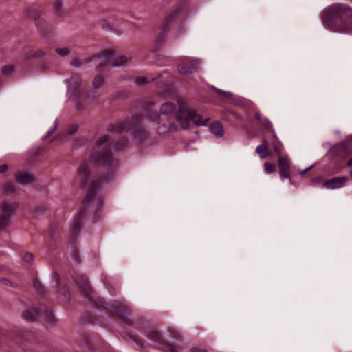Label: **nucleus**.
<instances>
[{
  "label": "nucleus",
  "mask_w": 352,
  "mask_h": 352,
  "mask_svg": "<svg viewBox=\"0 0 352 352\" xmlns=\"http://www.w3.org/2000/svg\"><path fill=\"white\" fill-rule=\"evenodd\" d=\"M76 285L81 294L89 300H94L93 290L90 286L87 277L85 275L80 276L75 279Z\"/></svg>",
  "instance_id": "9d476101"
},
{
  "label": "nucleus",
  "mask_w": 352,
  "mask_h": 352,
  "mask_svg": "<svg viewBox=\"0 0 352 352\" xmlns=\"http://www.w3.org/2000/svg\"><path fill=\"white\" fill-rule=\"evenodd\" d=\"M148 135L149 133L147 130L144 128L139 127L135 131L134 138L138 142H143L148 138Z\"/></svg>",
  "instance_id": "aec40b11"
},
{
  "label": "nucleus",
  "mask_w": 352,
  "mask_h": 352,
  "mask_svg": "<svg viewBox=\"0 0 352 352\" xmlns=\"http://www.w3.org/2000/svg\"><path fill=\"white\" fill-rule=\"evenodd\" d=\"M73 257H74V259L76 260V261H80V258H79L77 252L75 253V256H73Z\"/></svg>",
  "instance_id": "603ef678"
},
{
  "label": "nucleus",
  "mask_w": 352,
  "mask_h": 352,
  "mask_svg": "<svg viewBox=\"0 0 352 352\" xmlns=\"http://www.w3.org/2000/svg\"><path fill=\"white\" fill-rule=\"evenodd\" d=\"M7 168H8V165L7 164H3V165H1L0 166V173H4L7 170Z\"/></svg>",
  "instance_id": "de8ad7c7"
},
{
  "label": "nucleus",
  "mask_w": 352,
  "mask_h": 352,
  "mask_svg": "<svg viewBox=\"0 0 352 352\" xmlns=\"http://www.w3.org/2000/svg\"><path fill=\"white\" fill-rule=\"evenodd\" d=\"M60 281V276L59 274L56 272H53L52 274V280H51V286L52 287H58Z\"/></svg>",
  "instance_id": "7c9ffc66"
},
{
  "label": "nucleus",
  "mask_w": 352,
  "mask_h": 352,
  "mask_svg": "<svg viewBox=\"0 0 352 352\" xmlns=\"http://www.w3.org/2000/svg\"><path fill=\"white\" fill-rule=\"evenodd\" d=\"M178 111L179 114H187L192 109H189L187 104L182 100H177Z\"/></svg>",
  "instance_id": "a878e982"
},
{
  "label": "nucleus",
  "mask_w": 352,
  "mask_h": 352,
  "mask_svg": "<svg viewBox=\"0 0 352 352\" xmlns=\"http://www.w3.org/2000/svg\"><path fill=\"white\" fill-rule=\"evenodd\" d=\"M142 121L139 114L130 120L110 124L108 134L98 138L88 160L82 161L76 174V182L82 189H87L80 212L75 217L72 232L76 234L82 228L85 219L95 221L102 210L103 186L109 184L117 173L119 161L111 151V135H119L137 127Z\"/></svg>",
  "instance_id": "f257e3e1"
},
{
  "label": "nucleus",
  "mask_w": 352,
  "mask_h": 352,
  "mask_svg": "<svg viewBox=\"0 0 352 352\" xmlns=\"http://www.w3.org/2000/svg\"><path fill=\"white\" fill-rule=\"evenodd\" d=\"M160 92L163 95H167L169 94V91H166L165 90H160Z\"/></svg>",
  "instance_id": "864d4df0"
},
{
  "label": "nucleus",
  "mask_w": 352,
  "mask_h": 352,
  "mask_svg": "<svg viewBox=\"0 0 352 352\" xmlns=\"http://www.w3.org/2000/svg\"><path fill=\"white\" fill-rule=\"evenodd\" d=\"M72 65L73 67H79L80 65V62L79 60H74L72 61Z\"/></svg>",
  "instance_id": "09e8293b"
},
{
  "label": "nucleus",
  "mask_w": 352,
  "mask_h": 352,
  "mask_svg": "<svg viewBox=\"0 0 352 352\" xmlns=\"http://www.w3.org/2000/svg\"><path fill=\"white\" fill-rule=\"evenodd\" d=\"M45 52L41 49H33L30 51V54L28 57L41 58L45 56Z\"/></svg>",
  "instance_id": "c756f323"
},
{
  "label": "nucleus",
  "mask_w": 352,
  "mask_h": 352,
  "mask_svg": "<svg viewBox=\"0 0 352 352\" xmlns=\"http://www.w3.org/2000/svg\"><path fill=\"white\" fill-rule=\"evenodd\" d=\"M58 124V120L56 119L54 122V126L48 130L47 134L42 138V140H47L48 138V137H50L56 129Z\"/></svg>",
  "instance_id": "72a5a7b5"
},
{
  "label": "nucleus",
  "mask_w": 352,
  "mask_h": 352,
  "mask_svg": "<svg viewBox=\"0 0 352 352\" xmlns=\"http://www.w3.org/2000/svg\"><path fill=\"white\" fill-rule=\"evenodd\" d=\"M351 153L350 148L345 142H341L337 145L332 146L329 154L333 158L338 160H344Z\"/></svg>",
  "instance_id": "1a4fd4ad"
},
{
  "label": "nucleus",
  "mask_w": 352,
  "mask_h": 352,
  "mask_svg": "<svg viewBox=\"0 0 352 352\" xmlns=\"http://www.w3.org/2000/svg\"><path fill=\"white\" fill-rule=\"evenodd\" d=\"M264 169H265V171L268 174L273 173L276 171L275 166L273 164L270 163V162H265L264 164Z\"/></svg>",
  "instance_id": "473e14b6"
},
{
  "label": "nucleus",
  "mask_w": 352,
  "mask_h": 352,
  "mask_svg": "<svg viewBox=\"0 0 352 352\" xmlns=\"http://www.w3.org/2000/svg\"><path fill=\"white\" fill-rule=\"evenodd\" d=\"M209 130L212 134L218 137L223 136L224 133L221 123L218 121L212 122L209 126Z\"/></svg>",
  "instance_id": "6ab92c4d"
},
{
  "label": "nucleus",
  "mask_w": 352,
  "mask_h": 352,
  "mask_svg": "<svg viewBox=\"0 0 352 352\" xmlns=\"http://www.w3.org/2000/svg\"><path fill=\"white\" fill-rule=\"evenodd\" d=\"M128 140L126 138L122 137L116 142L115 147L117 150L124 149L127 144Z\"/></svg>",
  "instance_id": "c85d7f7f"
},
{
  "label": "nucleus",
  "mask_w": 352,
  "mask_h": 352,
  "mask_svg": "<svg viewBox=\"0 0 352 352\" xmlns=\"http://www.w3.org/2000/svg\"><path fill=\"white\" fill-rule=\"evenodd\" d=\"M269 148H270V143L266 139H263L262 144L256 148V152L258 154L261 159L264 160L272 155L271 152L268 151Z\"/></svg>",
  "instance_id": "2eb2a0df"
},
{
  "label": "nucleus",
  "mask_w": 352,
  "mask_h": 352,
  "mask_svg": "<svg viewBox=\"0 0 352 352\" xmlns=\"http://www.w3.org/2000/svg\"><path fill=\"white\" fill-rule=\"evenodd\" d=\"M104 83V78L102 74H98L93 79L92 86L95 90H89L88 91L85 98V99L91 98V99H97L100 95L96 92V90L100 89Z\"/></svg>",
  "instance_id": "f8f14e48"
},
{
  "label": "nucleus",
  "mask_w": 352,
  "mask_h": 352,
  "mask_svg": "<svg viewBox=\"0 0 352 352\" xmlns=\"http://www.w3.org/2000/svg\"><path fill=\"white\" fill-rule=\"evenodd\" d=\"M279 173L283 179L289 178L292 182L290 173V162L287 157L280 156L278 161Z\"/></svg>",
  "instance_id": "9b49d317"
},
{
  "label": "nucleus",
  "mask_w": 352,
  "mask_h": 352,
  "mask_svg": "<svg viewBox=\"0 0 352 352\" xmlns=\"http://www.w3.org/2000/svg\"><path fill=\"white\" fill-rule=\"evenodd\" d=\"M168 331L170 334V336L173 337V338H176L179 340H183L182 333L180 332L179 329L174 327H170L169 328Z\"/></svg>",
  "instance_id": "bb28decb"
},
{
  "label": "nucleus",
  "mask_w": 352,
  "mask_h": 352,
  "mask_svg": "<svg viewBox=\"0 0 352 352\" xmlns=\"http://www.w3.org/2000/svg\"><path fill=\"white\" fill-rule=\"evenodd\" d=\"M64 82L67 85L66 96L67 102L74 104L76 110H83V104L78 101L83 96L80 89V77L78 75H73L70 78L65 79Z\"/></svg>",
  "instance_id": "7ed1b4c3"
},
{
  "label": "nucleus",
  "mask_w": 352,
  "mask_h": 352,
  "mask_svg": "<svg viewBox=\"0 0 352 352\" xmlns=\"http://www.w3.org/2000/svg\"><path fill=\"white\" fill-rule=\"evenodd\" d=\"M255 119L258 121L260 123H263V118H262L260 113H256L255 115Z\"/></svg>",
  "instance_id": "49530a36"
},
{
  "label": "nucleus",
  "mask_w": 352,
  "mask_h": 352,
  "mask_svg": "<svg viewBox=\"0 0 352 352\" xmlns=\"http://www.w3.org/2000/svg\"><path fill=\"white\" fill-rule=\"evenodd\" d=\"M166 352H177L176 348L172 344H167L164 346Z\"/></svg>",
  "instance_id": "c03bdc74"
},
{
  "label": "nucleus",
  "mask_w": 352,
  "mask_h": 352,
  "mask_svg": "<svg viewBox=\"0 0 352 352\" xmlns=\"http://www.w3.org/2000/svg\"><path fill=\"white\" fill-rule=\"evenodd\" d=\"M179 12V10H176L174 12H173L168 16H166L163 19L160 28L164 32L166 31L170 23L173 21L178 16Z\"/></svg>",
  "instance_id": "a211bd4d"
},
{
  "label": "nucleus",
  "mask_w": 352,
  "mask_h": 352,
  "mask_svg": "<svg viewBox=\"0 0 352 352\" xmlns=\"http://www.w3.org/2000/svg\"><path fill=\"white\" fill-rule=\"evenodd\" d=\"M61 8L62 2L60 0L56 1L53 6V10L60 16H62Z\"/></svg>",
  "instance_id": "2f4dec72"
},
{
  "label": "nucleus",
  "mask_w": 352,
  "mask_h": 352,
  "mask_svg": "<svg viewBox=\"0 0 352 352\" xmlns=\"http://www.w3.org/2000/svg\"><path fill=\"white\" fill-rule=\"evenodd\" d=\"M322 23L330 30L352 35V8L342 3L330 5L324 10Z\"/></svg>",
  "instance_id": "f03ea898"
},
{
  "label": "nucleus",
  "mask_w": 352,
  "mask_h": 352,
  "mask_svg": "<svg viewBox=\"0 0 352 352\" xmlns=\"http://www.w3.org/2000/svg\"><path fill=\"white\" fill-rule=\"evenodd\" d=\"M3 190L8 194H12L15 191V186L13 184L6 183L4 184Z\"/></svg>",
  "instance_id": "f704fd0d"
},
{
  "label": "nucleus",
  "mask_w": 352,
  "mask_h": 352,
  "mask_svg": "<svg viewBox=\"0 0 352 352\" xmlns=\"http://www.w3.org/2000/svg\"><path fill=\"white\" fill-rule=\"evenodd\" d=\"M27 12L29 16H31L32 17H33L35 19V21L36 22V25H40L41 19L38 16V14L36 12H32V8H29Z\"/></svg>",
  "instance_id": "c9c22d12"
},
{
  "label": "nucleus",
  "mask_w": 352,
  "mask_h": 352,
  "mask_svg": "<svg viewBox=\"0 0 352 352\" xmlns=\"http://www.w3.org/2000/svg\"><path fill=\"white\" fill-rule=\"evenodd\" d=\"M274 141L272 144H270V147H272L274 152L280 157V156H281L283 144L279 141V140L278 139L277 137H276V138H274Z\"/></svg>",
  "instance_id": "393cba45"
},
{
  "label": "nucleus",
  "mask_w": 352,
  "mask_h": 352,
  "mask_svg": "<svg viewBox=\"0 0 352 352\" xmlns=\"http://www.w3.org/2000/svg\"><path fill=\"white\" fill-rule=\"evenodd\" d=\"M209 120V118H204L195 109H191L187 114H179L175 117V121L184 130L189 129L191 122L196 126H204L207 125Z\"/></svg>",
  "instance_id": "20e7f679"
},
{
  "label": "nucleus",
  "mask_w": 352,
  "mask_h": 352,
  "mask_svg": "<svg viewBox=\"0 0 352 352\" xmlns=\"http://www.w3.org/2000/svg\"><path fill=\"white\" fill-rule=\"evenodd\" d=\"M146 336L148 339L156 342L157 343H161L162 342V337L161 334L156 330H151L146 333Z\"/></svg>",
  "instance_id": "5701e85b"
},
{
  "label": "nucleus",
  "mask_w": 352,
  "mask_h": 352,
  "mask_svg": "<svg viewBox=\"0 0 352 352\" xmlns=\"http://www.w3.org/2000/svg\"><path fill=\"white\" fill-rule=\"evenodd\" d=\"M107 308L111 309L112 311L116 312L118 316L122 317L127 324L132 325L133 324V322L128 318V315L131 314V309L126 304L113 300Z\"/></svg>",
  "instance_id": "0eeeda50"
},
{
  "label": "nucleus",
  "mask_w": 352,
  "mask_h": 352,
  "mask_svg": "<svg viewBox=\"0 0 352 352\" xmlns=\"http://www.w3.org/2000/svg\"><path fill=\"white\" fill-rule=\"evenodd\" d=\"M191 352H207L204 349H200L198 347H193L191 349Z\"/></svg>",
  "instance_id": "a18cd8bd"
},
{
  "label": "nucleus",
  "mask_w": 352,
  "mask_h": 352,
  "mask_svg": "<svg viewBox=\"0 0 352 352\" xmlns=\"http://www.w3.org/2000/svg\"><path fill=\"white\" fill-rule=\"evenodd\" d=\"M347 182L346 177H336L325 181L322 187L329 190L338 189L344 187Z\"/></svg>",
  "instance_id": "ddd939ff"
},
{
  "label": "nucleus",
  "mask_w": 352,
  "mask_h": 352,
  "mask_svg": "<svg viewBox=\"0 0 352 352\" xmlns=\"http://www.w3.org/2000/svg\"><path fill=\"white\" fill-rule=\"evenodd\" d=\"M177 106L171 102H164L160 107V113L164 116L170 115L175 112Z\"/></svg>",
  "instance_id": "f3484780"
},
{
  "label": "nucleus",
  "mask_w": 352,
  "mask_h": 352,
  "mask_svg": "<svg viewBox=\"0 0 352 352\" xmlns=\"http://www.w3.org/2000/svg\"><path fill=\"white\" fill-rule=\"evenodd\" d=\"M14 67L11 65H7L3 68V73L6 75H10L12 73Z\"/></svg>",
  "instance_id": "79ce46f5"
},
{
  "label": "nucleus",
  "mask_w": 352,
  "mask_h": 352,
  "mask_svg": "<svg viewBox=\"0 0 352 352\" xmlns=\"http://www.w3.org/2000/svg\"><path fill=\"white\" fill-rule=\"evenodd\" d=\"M155 80V78H154V77H151V76L146 77V76H138L135 78V82L138 85L145 86Z\"/></svg>",
  "instance_id": "4be33fe9"
},
{
  "label": "nucleus",
  "mask_w": 352,
  "mask_h": 352,
  "mask_svg": "<svg viewBox=\"0 0 352 352\" xmlns=\"http://www.w3.org/2000/svg\"><path fill=\"white\" fill-rule=\"evenodd\" d=\"M349 173H350L351 176L352 177V169L350 170Z\"/></svg>",
  "instance_id": "6e6d98bb"
},
{
  "label": "nucleus",
  "mask_w": 352,
  "mask_h": 352,
  "mask_svg": "<svg viewBox=\"0 0 352 352\" xmlns=\"http://www.w3.org/2000/svg\"><path fill=\"white\" fill-rule=\"evenodd\" d=\"M34 256L33 254L29 252H27L23 256V260L24 261L27 263H30L33 261Z\"/></svg>",
  "instance_id": "37998d69"
},
{
  "label": "nucleus",
  "mask_w": 352,
  "mask_h": 352,
  "mask_svg": "<svg viewBox=\"0 0 352 352\" xmlns=\"http://www.w3.org/2000/svg\"><path fill=\"white\" fill-rule=\"evenodd\" d=\"M16 202H10L4 200L0 206V228H5L10 222V219L14 210L17 208Z\"/></svg>",
  "instance_id": "423d86ee"
},
{
  "label": "nucleus",
  "mask_w": 352,
  "mask_h": 352,
  "mask_svg": "<svg viewBox=\"0 0 352 352\" xmlns=\"http://www.w3.org/2000/svg\"><path fill=\"white\" fill-rule=\"evenodd\" d=\"M313 168V166H311L308 168H307L305 170H304L303 171L300 172V174L301 175H305V173H307L308 171H309L311 168Z\"/></svg>",
  "instance_id": "8fccbe9b"
},
{
  "label": "nucleus",
  "mask_w": 352,
  "mask_h": 352,
  "mask_svg": "<svg viewBox=\"0 0 352 352\" xmlns=\"http://www.w3.org/2000/svg\"><path fill=\"white\" fill-rule=\"evenodd\" d=\"M34 287H35L36 290L38 293L43 294L45 292V289H44L43 286L38 281H35L34 283Z\"/></svg>",
  "instance_id": "ea45409f"
},
{
  "label": "nucleus",
  "mask_w": 352,
  "mask_h": 352,
  "mask_svg": "<svg viewBox=\"0 0 352 352\" xmlns=\"http://www.w3.org/2000/svg\"><path fill=\"white\" fill-rule=\"evenodd\" d=\"M49 208L47 205L44 206H38L35 208V210L37 213L42 214L43 212H45L48 211Z\"/></svg>",
  "instance_id": "58836bf2"
},
{
  "label": "nucleus",
  "mask_w": 352,
  "mask_h": 352,
  "mask_svg": "<svg viewBox=\"0 0 352 352\" xmlns=\"http://www.w3.org/2000/svg\"><path fill=\"white\" fill-rule=\"evenodd\" d=\"M16 179L18 183L22 184H27L34 182L33 175L25 171H20L16 175Z\"/></svg>",
  "instance_id": "dca6fc26"
},
{
  "label": "nucleus",
  "mask_w": 352,
  "mask_h": 352,
  "mask_svg": "<svg viewBox=\"0 0 352 352\" xmlns=\"http://www.w3.org/2000/svg\"><path fill=\"white\" fill-rule=\"evenodd\" d=\"M114 54V51L111 50H105L102 51L100 53L101 57L103 58L104 60L105 61H108L110 59H112Z\"/></svg>",
  "instance_id": "cd10ccee"
},
{
  "label": "nucleus",
  "mask_w": 352,
  "mask_h": 352,
  "mask_svg": "<svg viewBox=\"0 0 352 352\" xmlns=\"http://www.w3.org/2000/svg\"><path fill=\"white\" fill-rule=\"evenodd\" d=\"M214 89L219 94H222V99H223V100L230 99L231 98V96H232V94L231 92L223 91V90L218 89L216 88H214Z\"/></svg>",
  "instance_id": "e433bc0d"
},
{
  "label": "nucleus",
  "mask_w": 352,
  "mask_h": 352,
  "mask_svg": "<svg viewBox=\"0 0 352 352\" xmlns=\"http://www.w3.org/2000/svg\"><path fill=\"white\" fill-rule=\"evenodd\" d=\"M321 179H322V177H316V178H315V179H313L311 180V182H312L313 183H315V182H320L321 181Z\"/></svg>",
  "instance_id": "3c124183"
},
{
  "label": "nucleus",
  "mask_w": 352,
  "mask_h": 352,
  "mask_svg": "<svg viewBox=\"0 0 352 352\" xmlns=\"http://www.w3.org/2000/svg\"><path fill=\"white\" fill-rule=\"evenodd\" d=\"M41 315L45 316V320L47 322L50 323H52L54 322V317L52 312L45 306L28 309L23 314L24 318L29 321H34Z\"/></svg>",
  "instance_id": "39448f33"
},
{
  "label": "nucleus",
  "mask_w": 352,
  "mask_h": 352,
  "mask_svg": "<svg viewBox=\"0 0 352 352\" xmlns=\"http://www.w3.org/2000/svg\"><path fill=\"white\" fill-rule=\"evenodd\" d=\"M263 125L266 130L270 132L272 134L274 138H276V134L275 133L274 129L273 127L272 123L267 118H264L263 120V123H260Z\"/></svg>",
  "instance_id": "b1692460"
},
{
  "label": "nucleus",
  "mask_w": 352,
  "mask_h": 352,
  "mask_svg": "<svg viewBox=\"0 0 352 352\" xmlns=\"http://www.w3.org/2000/svg\"><path fill=\"white\" fill-rule=\"evenodd\" d=\"M155 105V103L154 102H147L144 104L143 108L146 111V114L148 116V118L153 122H157V124L160 123V115L155 112H153L152 109L153 107Z\"/></svg>",
  "instance_id": "4468645a"
},
{
  "label": "nucleus",
  "mask_w": 352,
  "mask_h": 352,
  "mask_svg": "<svg viewBox=\"0 0 352 352\" xmlns=\"http://www.w3.org/2000/svg\"><path fill=\"white\" fill-rule=\"evenodd\" d=\"M347 165L349 166H352V157L347 162Z\"/></svg>",
  "instance_id": "5fc2aeb1"
},
{
  "label": "nucleus",
  "mask_w": 352,
  "mask_h": 352,
  "mask_svg": "<svg viewBox=\"0 0 352 352\" xmlns=\"http://www.w3.org/2000/svg\"><path fill=\"white\" fill-rule=\"evenodd\" d=\"M56 51L59 55L62 56H67L69 53V49L67 47L58 48L56 50Z\"/></svg>",
  "instance_id": "4c0bfd02"
},
{
  "label": "nucleus",
  "mask_w": 352,
  "mask_h": 352,
  "mask_svg": "<svg viewBox=\"0 0 352 352\" xmlns=\"http://www.w3.org/2000/svg\"><path fill=\"white\" fill-rule=\"evenodd\" d=\"M78 129V125L77 124H73L68 129L67 133L69 135L74 134Z\"/></svg>",
  "instance_id": "a19ab883"
},
{
  "label": "nucleus",
  "mask_w": 352,
  "mask_h": 352,
  "mask_svg": "<svg viewBox=\"0 0 352 352\" xmlns=\"http://www.w3.org/2000/svg\"><path fill=\"white\" fill-rule=\"evenodd\" d=\"M131 57L127 56L124 55L120 56L119 57H117L113 63L111 64L112 67H120L126 65L129 61L131 60Z\"/></svg>",
  "instance_id": "412c9836"
},
{
  "label": "nucleus",
  "mask_w": 352,
  "mask_h": 352,
  "mask_svg": "<svg viewBox=\"0 0 352 352\" xmlns=\"http://www.w3.org/2000/svg\"><path fill=\"white\" fill-rule=\"evenodd\" d=\"M199 61L196 58L186 57L183 62L178 65L179 72L187 76L199 70Z\"/></svg>",
  "instance_id": "6e6552de"
}]
</instances>
